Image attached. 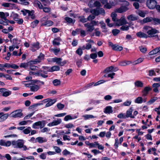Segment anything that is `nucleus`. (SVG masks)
I'll use <instances>...</instances> for the list:
<instances>
[{
  "label": "nucleus",
  "instance_id": "nucleus-40",
  "mask_svg": "<svg viewBox=\"0 0 160 160\" xmlns=\"http://www.w3.org/2000/svg\"><path fill=\"white\" fill-rule=\"evenodd\" d=\"M111 17L112 18V20L115 22H116L118 19L117 18V14L115 12H112L111 14Z\"/></svg>",
  "mask_w": 160,
  "mask_h": 160
},
{
  "label": "nucleus",
  "instance_id": "nucleus-1",
  "mask_svg": "<svg viewBox=\"0 0 160 160\" xmlns=\"http://www.w3.org/2000/svg\"><path fill=\"white\" fill-rule=\"evenodd\" d=\"M142 31L143 32H147L148 37L152 38L157 37L158 38L156 34L159 33V31L155 28L152 27L146 26L143 27Z\"/></svg>",
  "mask_w": 160,
  "mask_h": 160
},
{
  "label": "nucleus",
  "instance_id": "nucleus-36",
  "mask_svg": "<svg viewBox=\"0 0 160 160\" xmlns=\"http://www.w3.org/2000/svg\"><path fill=\"white\" fill-rule=\"evenodd\" d=\"M114 69V67L111 66L109 67L106 68L103 71L104 73H109L113 72V70Z\"/></svg>",
  "mask_w": 160,
  "mask_h": 160
},
{
  "label": "nucleus",
  "instance_id": "nucleus-52",
  "mask_svg": "<svg viewBox=\"0 0 160 160\" xmlns=\"http://www.w3.org/2000/svg\"><path fill=\"white\" fill-rule=\"evenodd\" d=\"M158 98L157 97H154L152 98L148 102V103L149 104H152Z\"/></svg>",
  "mask_w": 160,
  "mask_h": 160
},
{
  "label": "nucleus",
  "instance_id": "nucleus-14",
  "mask_svg": "<svg viewBox=\"0 0 160 160\" xmlns=\"http://www.w3.org/2000/svg\"><path fill=\"white\" fill-rule=\"evenodd\" d=\"M0 92L2 93V96L4 97H7L12 93V92L7 90L5 88H0Z\"/></svg>",
  "mask_w": 160,
  "mask_h": 160
},
{
  "label": "nucleus",
  "instance_id": "nucleus-46",
  "mask_svg": "<svg viewBox=\"0 0 160 160\" xmlns=\"http://www.w3.org/2000/svg\"><path fill=\"white\" fill-rule=\"evenodd\" d=\"M91 48V44L90 43H88L86 44V46L83 45L82 47V49L83 50L87 49L89 50Z\"/></svg>",
  "mask_w": 160,
  "mask_h": 160
},
{
  "label": "nucleus",
  "instance_id": "nucleus-42",
  "mask_svg": "<svg viewBox=\"0 0 160 160\" xmlns=\"http://www.w3.org/2000/svg\"><path fill=\"white\" fill-rule=\"evenodd\" d=\"M32 121L31 120L23 121L20 122L19 124L20 125H25L27 124L28 123H32Z\"/></svg>",
  "mask_w": 160,
  "mask_h": 160
},
{
  "label": "nucleus",
  "instance_id": "nucleus-12",
  "mask_svg": "<svg viewBox=\"0 0 160 160\" xmlns=\"http://www.w3.org/2000/svg\"><path fill=\"white\" fill-rule=\"evenodd\" d=\"M35 3L37 5L40 9H43V11L45 12H48L51 10L50 8H49L43 7L41 3L39 1H35Z\"/></svg>",
  "mask_w": 160,
  "mask_h": 160
},
{
  "label": "nucleus",
  "instance_id": "nucleus-35",
  "mask_svg": "<svg viewBox=\"0 0 160 160\" xmlns=\"http://www.w3.org/2000/svg\"><path fill=\"white\" fill-rule=\"evenodd\" d=\"M61 41L59 38H55L53 41V44L54 45H58L60 44V42Z\"/></svg>",
  "mask_w": 160,
  "mask_h": 160
},
{
  "label": "nucleus",
  "instance_id": "nucleus-2",
  "mask_svg": "<svg viewBox=\"0 0 160 160\" xmlns=\"http://www.w3.org/2000/svg\"><path fill=\"white\" fill-rule=\"evenodd\" d=\"M24 141L22 139H18L16 141H13L12 142V144L15 148H22L23 150L26 151L29 150V148H27L26 146L24 145Z\"/></svg>",
  "mask_w": 160,
  "mask_h": 160
},
{
  "label": "nucleus",
  "instance_id": "nucleus-8",
  "mask_svg": "<svg viewBox=\"0 0 160 160\" xmlns=\"http://www.w3.org/2000/svg\"><path fill=\"white\" fill-rule=\"evenodd\" d=\"M128 23L125 17L122 16L120 19H118L115 22L116 25L119 26Z\"/></svg>",
  "mask_w": 160,
  "mask_h": 160
},
{
  "label": "nucleus",
  "instance_id": "nucleus-10",
  "mask_svg": "<svg viewBox=\"0 0 160 160\" xmlns=\"http://www.w3.org/2000/svg\"><path fill=\"white\" fill-rule=\"evenodd\" d=\"M91 12L92 14L96 16H98L99 14L104 15L105 13V11L102 8L92 9L91 11Z\"/></svg>",
  "mask_w": 160,
  "mask_h": 160
},
{
  "label": "nucleus",
  "instance_id": "nucleus-20",
  "mask_svg": "<svg viewBox=\"0 0 160 160\" xmlns=\"http://www.w3.org/2000/svg\"><path fill=\"white\" fill-rule=\"evenodd\" d=\"M21 12L24 16H25L27 14H28V16H31L32 18H33V13L32 11H30L27 9H24L21 10Z\"/></svg>",
  "mask_w": 160,
  "mask_h": 160
},
{
  "label": "nucleus",
  "instance_id": "nucleus-16",
  "mask_svg": "<svg viewBox=\"0 0 160 160\" xmlns=\"http://www.w3.org/2000/svg\"><path fill=\"white\" fill-rule=\"evenodd\" d=\"M44 101L45 102H48L45 105L46 107H48L54 103L56 102V100L55 99H52L48 98L45 99Z\"/></svg>",
  "mask_w": 160,
  "mask_h": 160
},
{
  "label": "nucleus",
  "instance_id": "nucleus-41",
  "mask_svg": "<svg viewBox=\"0 0 160 160\" xmlns=\"http://www.w3.org/2000/svg\"><path fill=\"white\" fill-rule=\"evenodd\" d=\"M53 83L54 86H58L60 85L61 81L59 80L55 79L53 81Z\"/></svg>",
  "mask_w": 160,
  "mask_h": 160
},
{
  "label": "nucleus",
  "instance_id": "nucleus-37",
  "mask_svg": "<svg viewBox=\"0 0 160 160\" xmlns=\"http://www.w3.org/2000/svg\"><path fill=\"white\" fill-rule=\"evenodd\" d=\"M65 19L66 22L69 23L73 24L75 22V20H73L72 18L68 17H65Z\"/></svg>",
  "mask_w": 160,
  "mask_h": 160
},
{
  "label": "nucleus",
  "instance_id": "nucleus-33",
  "mask_svg": "<svg viewBox=\"0 0 160 160\" xmlns=\"http://www.w3.org/2000/svg\"><path fill=\"white\" fill-rule=\"evenodd\" d=\"M50 72H53L55 71H59L60 69V67L58 66L55 65L52 67L51 68H50Z\"/></svg>",
  "mask_w": 160,
  "mask_h": 160
},
{
  "label": "nucleus",
  "instance_id": "nucleus-17",
  "mask_svg": "<svg viewBox=\"0 0 160 160\" xmlns=\"http://www.w3.org/2000/svg\"><path fill=\"white\" fill-rule=\"evenodd\" d=\"M36 63V62L35 61H30L27 63H21L20 65V67L21 68H26L29 66V65L34 64Z\"/></svg>",
  "mask_w": 160,
  "mask_h": 160
},
{
  "label": "nucleus",
  "instance_id": "nucleus-45",
  "mask_svg": "<svg viewBox=\"0 0 160 160\" xmlns=\"http://www.w3.org/2000/svg\"><path fill=\"white\" fill-rule=\"evenodd\" d=\"M31 129L30 127H28L27 128L24 129L22 132L26 134H29L31 131Z\"/></svg>",
  "mask_w": 160,
  "mask_h": 160
},
{
  "label": "nucleus",
  "instance_id": "nucleus-4",
  "mask_svg": "<svg viewBox=\"0 0 160 160\" xmlns=\"http://www.w3.org/2000/svg\"><path fill=\"white\" fill-rule=\"evenodd\" d=\"M43 69L40 71H39L37 72L38 76H41L44 78H46L48 77V75H46V74H47L48 72H50V68L47 67H44L43 68Z\"/></svg>",
  "mask_w": 160,
  "mask_h": 160
},
{
  "label": "nucleus",
  "instance_id": "nucleus-13",
  "mask_svg": "<svg viewBox=\"0 0 160 160\" xmlns=\"http://www.w3.org/2000/svg\"><path fill=\"white\" fill-rule=\"evenodd\" d=\"M62 122V120L61 119L57 118L56 120H54L52 122L48 123L47 124V126L49 127L57 126L60 124Z\"/></svg>",
  "mask_w": 160,
  "mask_h": 160
},
{
  "label": "nucleus",
  "instance_id": "nucleus-57",
  "mask_svg": "<svg viewBox=\"0 0 160 160\" xmlns=\"http://www.w3.org/2000/svg\"><path fill=\"white\" fill-rule=\"evenodd\" d=\"M94 0H90L88 3V6L91 8L94 7Z\"/></svg>",
  "mask_w": 160,
  "mask_h": 160
},
{
  "label": "nucleus",
  "instance_id": "nucleus-25",
  "mask_svg": "<svg viewBox=\"0 0 160 160\" xmlns=\"http://www.w3.org/2000/svg\"><path fill=\"white\" fill-rule=\"evenodd\" d=\"M30 90L31 91L36 92L39 89L40 87L38 85L36 84H33L29 86Z\"/></svg>",
  "mask_w": 160,
  "mask_h": 160
},
{
  "label": "nucleus",
  "instance_id": "nucleus-34",
  "mask_svg": "<svg viewBox=\"0 0 160 160\" xmlns=\"http://www.w3.org/2000/svg\"><path fill=\"white\" fill-rule=\"evenodd\" d=\"M82 117L84 118V119L87 120L90 118H96L97 117L94 116L92 115L87 114L82 116Z\"/></svg>",
  "mask_w": 160,
  "mask_h": 160
},
{
  "label": "nucleus",
  "instance_id": "nucleus-56",
  "mask_svg": "<svg viewBox=\"0 0 160 160\" xmlns=\"http://www.w3.org/2000/svg\"><path fill=\"white\" fill-rule=\"evenodd\" d=\"M112 3L107 2L105 5L104 7L105 8L107 9H110L112 7Z\"/></svg>",
  "mask_w": 160,
  "mask_h": 160
},
{
  "label": "nucleus",
  "instance_id": "nucleus-24",
  "mask_svg": "<svg viewBox=\"0 0 160 160\" xmlns=\"http://www.w3.org/2000/svg\"><path fill=\"white\" fill-rule=\"evenodd\" d=\"M78 118V116L76 115H73L71 116L70 115L66 116L64 118V120L65 121H67L69 120H71L76 119Z\"/></svg>",
  "mask_w": 160,
  "mask_h": 160
},
{
  "label": "nucleus",
  "instance_id": "nucleus-58",
  "mask_svg": "<svg viewBox=\"0 0 160 160\" xmlns=\"http://www.w3.org/2000/svg\"><path fill=\"white\" fill-rule=\"evenodd\" d=\"M120 32V30L117 29H113L112 31L113 35L114 36L117 35Z\"/></svg>",
  "mask_w": 160,
  "mask_h": 160
},
{
  "label": "nucleus",
  "instance_id": "nucleus-61",
  "mask_svg": "<svg viewBox=\"0 0 160 160\" xmlns=\"http://www.w3.org/2000/svg\"><path fill=\"white\" fill-rule=\"evenodd\" d=\"M33 64L29 65V66L30 67V68L31 70H36L38 69V67L34 65H32Z\"/></svg>",
  "mask_w": 160,
  "mask_h": 160
},
{
  "label": "nucleus",
  "instance_id": "nucleus-11",
  "mask_svg": "<svg viewBox=\"0 0 160 160\" xmlns=\"http://www.w3.org/2000/svg\"><path fill=\"white\" fill-rule=\"evenodd\" d=\"M21 110H18L12 112L10 114L11 117L13 118H20L22 115Z\"/></svg>",
  "mask_w": 160,
  "mask_h": 160
},
{
  "label": "nucleus",
  "instance_id": "nucleus-28",
  "mask_svg": "<svg viewBox=\"0 0 160 160\" xmlns=\"http://www.w3.org/2000/svg\"><path fill=\"white\" fill-rule=\"evenodd\" d=\"M151 89L150 87H145L143 91H142L143 96H146L148 93L151 90Z\"/></svg>",
  "mask_w": 160,
  "mask_h": 160
},
{
  "label": "nucleus",
  "instance_id": "nucleus-44",
  "mask_svg": "<svg viewBox=\"0 0 160 160\" xmlns=\"http://www.w3.org/2000/svg\"><path fill=\"white\" fill-rule=\"evenodd\" d=\"M137 13L142 17H144L145 16V13L142 11L138 10L136 11Z\"/></svg>",
  "mask_w": 160,
  "mask_h": 160
},
{
  "label": "nucleus",
  "instance_id": "nucleus-15",
  "mask_svg": "<svg viewBox=\"0 0 160 160\" xmlns=\"http://www.w3.org/2000/svg\"><path fill=\"white\" fill-rule=\"evenodd\" d=\"M31 50L32 52L40 48L39 43L38 42H34L30 46Z\"/></svg>",
  "mask_w": 160,
  "mask_h": 160
},
{
  "label": "nucleus",
  "instance_id": "nucleus-50",
  "mask_svg": "<svg viewBox=\"0 0 160 160\" xmlns=\"http://www.w3.org/2000/svg\"><path fill=\"white\" fill-rule=\"evenodd\" d=\"M62 154L64 156H67L71 154V153L67 149L63 150L62 152Z\"/></svg>",
  "mask_w": 160,
  "mask_h": 160
},
{
  "label": "nucleus",
  "instance_id": "nucleus-48",
  "mask_svg": "<svg viewBox=\"0 0 160 160\" xmlns=\"http://www.w3.org/2000/svg\"><path fill=\"white\" fill-rule=\"evenodd\" d=\"M91 152L94 154V155H96L101 153L100 151L96 149H92L91 151Z\"/></svg>",
  "mask_w": 160,
  "mask_h": 160
},
{
  "label": "nucleus",
  "instance_id": "nucleus-54",
  "mask_svg": "<svg viewBox=\"0 0 160 160\" xmlns=\"http://www.w3.org/2000/svg\"><path fill=\"white\" fill-rule=\"evenodd\" d=\"M39 22V21L38 20H35L32 22L31 23V26L33 28L36 27Z\"/></svg>",
  "mask_w": 160,
  "mask_h": 160
},
{
  "label": "nucleus",
  "instance_id": "nucleus-27",
  "mask_svg": "<svg viewBox=\"0 0 160 160\" xmlns=\"http://www.w3.org/2000/svg\"><path fill=\"white\" fill-rule=\"evenodd\" d=\"M9 16V13L8 12H0V18L2 19L7 20V17Z\"/></svg>",
  "mask_w": 160,
  "mask_h": 160
},
{
  "label": "nucleus",
  "instance_id": "nucleus-29",
  "mask_svg": "<svg viewBox=\"0 0 160 160\" xmlns=\"http://www.w3.org/2000/svg\"><path fill=\"white\" fill-rule=\"evenodd\" d=\"M158 52L160 53V47L156 48L155 49L152 50L149 52V54L150 55H153L156 54Z\"/></svg>",
  "mask_w": 160,
  "mask_h": 160
},
{
  "label": "nucleus",
  "instance_id": "nucleus-23",
  "mask_svg": "<svg viewBox=\"0 0 160 160\" xmlns=\"http://www.w3.org/2000/svg\"><path fill=\"white\" fill-rule=\"evenodd\" d=\"M142 32H139L137 33L136 35L138 37L141 38H147L148 37V35Z\"/></svg>",
  "mask_w": 160,
  "mask_h": 160
},
{
  "label": "nucleus",
  "instance_id": "nucleus-7",
  "mask_svg": "<svg viewBox=\"0 0 160 160\" xmlns=\"http://www.w3.org/2000/svg\"><path fill=\"white\" fill-rule=\"evenodd\" d=\"M45 121L42 120L34 123L32 125V128L36 129H38L39 128H42L45 126Z\"/></svg>",
  "mask_w": 160,
  "mask_h": 160
},
{
  "label": "nucleus",
  "instance_id": "nucleus-26",
  "mask_svg": "<svg viewBox=\"0 0 160 160\" xmlns=\"http://www.w3.org/2000/svg\"><path fill=\"white\" fill-rule=\"evenodd\" d=\"M46 138L42 137H39L36 138L35 142H38L39 143H42L47 141Z\"/></svg>",
  "mask_w": 160,
  "mask_h": 160
},
{
  "label": "nucleus",
  "instance_id": "nucleus-55",
  "mask_svg": "<svg viewBox=\"0 0 160 160\" xmlns=\"http://www.w3.org/2000/svg\"><path fill=\"white\" fill-rule=\"evenodd\" d=\"M64 105L61 103H58L57 104V107L59 110H62L64 107Z\"/></svg>",
  "mask_w": 160,
  "mask_h": 160
},
{
  "label": "nucleus",
  "instance_id": "nucleus-63",
  "mask_svg": "<svg viewBox=\"0 0 160 160\" xmlns=\"http://www.w3.org/2000/svg\"><path fill=\"white\" fill-rule=\"evenodd\" d=\"M91 23L92 24V25L94 27L95 26H98L99 23L98 22V21H92L91 22Z\"/></svg>",
  "mask_w": 160,
  "mask_h": 160
},
{
  "label": "nucleus",
  "instance_id": "nucleus-53",
  "mask_svg": "<svg viewBox=\"0 0 160 160\" xmlns=\"http://www.w3.org/2000/svg\"><path fill=\"white\" fill-rule=\"evenodd\" d=\"M119 144V140L118 138H117L115 139V142L114 144L115 148L116 149L118 148Z\"/></svg>",
  "mask_w": 160,
  "mask_h": 160
},
{
  "label": "nucleus",
  "instance_id": "nucleus-49",
  "mask_svg": "<svg viewBox=\"0 0 160 160\" xmlns=\"http://www.w3.org/2000/svg\"><path fill=\"white\" fill-rule=\"evenodd\" d=\"M98 142H95L93 143H91L89 148H96L97 147Z\"/></svg>",
  "mask_w": 160,
  "mask_h": 160
},
{
  "label": "nucleus",
  "instance_id": "nucleus-32",
  "mask_svg": "<svg viewBox=\"0 0 160 160\" xmlns=\"http://www.w3.org/2000/svg\"><path fill=\"white\" fill-rule=\"evenodd\" d=\"M127 19L129 21H133L138 19V17L133 15H131L127 17Z\"/></svg>",
  "mask_w": 160,
  "mask_h": 160
},
{
  "label": "nucleus",
  "instance_id": "nucleus-38",
  "mask_svg": "<svg viewBox=\"0 0 160 160\" xmlns=\"http://www.w3.org/2000/svg\"><path fill=\"white\" fill-rule=\"evenodd\" d=\"M114 45L112 49L113 50L118 51H121L122 50L123 48L122 46H119L117 44Z\"/></svg>",
  "mask_w": 160,
  "mask_h": 160
},
{
  "label": "nucleus",
  "instance_id": "nucleus-3",
  "mask_svg": "<svg viewBox=\"0 0 160 160\" xmlns=\"http://www.w3.org/2000/svg\"><path fill=\"white\" fill-rule=\"evenodd\" d=\"M123 4L126 5L125 6H122L118 8H117L114 9V11L116 12L122 13L127 11L128 8L127 6H128L129 2L126 1H124L123 2Z\"/></svg>",
  "mask_w": 160,
  "mask_h": 160
},
{
  "label": "nucleus",
  "instance_id": "nucleus-51",
  "mask_svg": "<svg viewBox=\"0 0 160 160\" xmlns=\"http://www.w3.org/2000/svg\"><path fill=\"white\" fill-rule=\"evenodd\" d=\"M53 148L55 151V153H60L61 152L62 150L59 147L57 146H54Z\"/></svg>",
  "mask_w": 160,
  "mask_h": 160
},
{
  "label": "nucleus",
  "instance_id": "nucleus-60",
  "mask_svg": "<svg viewBox=\"0 0 160 160\" xmlns=\"http://www.w3.org/2000/svg\"><path fill=\"white\" fill-rule=\"evenodd\" d=\"M110 20L108 18L106 19V22L107 23L108 26L110 27H112L113 26V25L112 23H110Z\"/></svg>",
  "mask_w": 160,
  "mask_h": 160
},
{
  "label": "nucleus",
  "instance_id": "nucleus-9",
  "mask_svg": "<svg viewBox=\"0 0 160 160\" xmlns=\"http://www.w3.org/2000/svg\"><path fill=\"white\" fill-rule=\"evenodd\" d=\"M157 4V2L155 0H148L146 2L147 6L150 9L154 8Z\"/></svg>",
  "mask_w": 160,
  "mask_h": 160
},
{
  "label": "nucleus",
  "instance_id": "nucleus-62",
  "mask_svg": "<svg viewBox=\"0 0 160 160\" xmlns=\"http://www.w3.org/2000/svg\"><path fill=\"white\" fill-rule=\"evenodd\" d=\"M131 103V101H126L123 103V105L125 106H129Z\"/></svg>",
  "mask_w": 160,
  "mask_h": 160
},
{
  "label": "nucleus",
  "instance_id": "nucleus-6",
  "mask_svg": "<svg viewBox=\"0 0 160 160\" xmlns=\"http://www.w3.org/2000/svg\"><path fill=\"white\" fill-rule=\"evenodd\" d=\"M52 61L56 63L58 65L61 66H64L67 62L66 60H64L62 61V59L60 58L55 57L52 59Z\"/></svg>",
  "mask_w": 160,
  "mask_h": 160
},
{
  "label": "nucleus",
  "instance_id": "nucleus-19",
  "mask_svg": "<svg viewBox=\"0 0 160 160\" xmlns=\"http://www.w3.org/2000/svg\"><path fill=\"white\" fill-rule=\"evenodd\" d=\"M0 122L5 121L8 118L9 115L8 113L4 114L3 112H0Z\"/></svg>",
  "mask_w": 160,
  "mask_h": 160
},
{
  "label": "nucleus",
  "instance_id": "nucleus-31",
  "mask_svg": "<svg viewBox=\"0 0 160 160\" xmlns=\"http://www.w3.org/2000/svg\"><path fill=\"white\" fill-rule=\"evenodd\" d=\"M134 102L136 103H142L143 102V98L141 97H138L135 99Z\"/></svg>",
  "mask_w": 160,
  "mask_h": 160
},
{
  "label": "nucleus",
  "instance_id": "nucleus-64",
  "mask_svg": "<svg viewBox=\"0 0 160 160\" xmlns=\"http://www.w3.org/2000/svg\"><path fill=\"white\" fill-rule=\"evenodd\" d=\"M22 2V4L23 5H28L29 4V2L27 0H19Z\"/></svg>",
  "mask_w": 160,
  "mask_h": 160
},
{
  "label": "nucleus",
  "instance_id": "nucleus-18",
  "mask_svg": "<svg viewBox=\"0 0 160 160\" xmlns=\"http://www.w3.org/2000/svg\"><path fill=\"white\" fill-rule=\"evenodd\" d=\"M84 26L87 28V31L88 32H92L94 29L91 23H87L84 24Z\"/></svg>",
  "mask_w": 160,
  "mask_h": 160
},
{
  "label": "nucleus",
  "instance_id": "nucleus-5",
  "mask_svg": "<svg viewBox=\"0 0 160 160\" xmlns=\"http://www.w3.org/2000/svg\"><path fill=\"white\" fill-rule=\"evenodd\" d=\"M153 21L155 24H160V19L156 18H153L152 17H147L144 18L142 20V22L144 23H146Z\"/></svg>",
  "mask_w": 160,
  "mask_h": 160
},
{
  "label": "nucleus",
  "instance_id": "nucleus-47",
  "mask_svg": "<svg viewBox=\"0 0 160 160\" xmlns=\"http://www.w3.org/2000/svg\"><path fill=\"white\" fill-rule=\"evenodd\" d=\"M120 29L123 31H127L129 29V26L127 25H122Z\"/></svg>",
  "mask_w": 160,
  "mask_h": 160
},
{
  "label": "nucleus",
  "instance_id": "nucleus-21",
  "mask_svg": "<svg viewBox=\"0 0 160 160\" xmlns=\"http://www.w3.org/2000/svg\"><path fill=\"white\" fill-rule=\"evenodd\" d=\"M133 111V109L132 108H130L126 112V115L125 116L126 118L130 117L132 118H134L135 117L134 116L132 115V113Z\"/></svg>",
  "mask_w": 160,
  "mask_h": 160
},
{
  "label": "nucleus",
  "instance_id": "nucleus-22",
  "mask_svg": "<svg viewBox=\"0 0 160 160\" xmlns=\"http://www.w3.org/2000/svg\"><path fill=\"white\" fill-rule=\"evenodd\" d=\"M103 112L106 114H110L113 112L112 108L110 106L106 107L104 109Z\"/></svg>",
  "mask_w": 160,
  "mask_h": 160
},
{
  "label": "nucleus",
  "instance_id": "nucleus-59",
  "mask_svg": "<svg viewBox=\"0 0 160 160\" xmlns=\"http://www.w3.org/2000/svg\"><path fill=\"white\" fill-rule=\"evenodd\" d=\"M82 48H79L76 51V53L80 56H81L82 54Z\"/></svg>",
  "mask_w": 160,
  "mask_h": 160
},
{
  "label": "nucleus",
  "instance_id": "nucleus-30",
  "mask_svg": "<svg viewBox=\"0 0 160 160\" xmlns=\"http://www.w3.org/2000/svg\"><path fill=\"white\" fill-rule=\"evenodd\" d=\"M134 85L137 88L142 87L143 85V83L140 81H137L134 82Z\"/></svg>",
  "mask_w": 160,
  "mask_h": 160
},
{
  "label": "nucleus",
  "instance_id": "nucleus-43",
  "mask_svg": "<svg viewBox=\"0 0 160 160\" xmlns=\"http://www.w3.org/2000/svg\"><path fill=\"white\" fill-rule=\"evenodd\" d=\"M144 60V58H140L138 59L137 60L134 61L133 62V64L134 65H136L139 63L142 62Z\"/></svg>",
  "mask_w": 160,
  "mask_h": 160
},
{
  "label": "nucleus",
  "instance_id": "nucleus-39",
  "mask_svg": "<svg viewBox=\"0 0 160 160\" xmlns=\"http://www.w3.org/2000/svg\"><path fill=\"white\" fill-rule=\"evenodd\" d=\"M42 25L46 26L49 27L53 24V22L51 21L48 20L42 23Z\"/></svg>",
  "mask_w": 160,
  "mask_h": 160
}]
</instances>
